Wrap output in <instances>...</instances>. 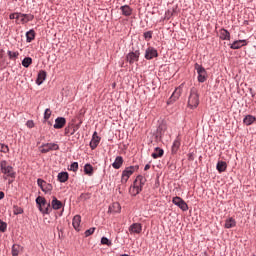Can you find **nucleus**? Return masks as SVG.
<instances>
[{
	"instance_id": "23",
	"label": "nucleus",
	"mask_w": 256,
	"mask_h": 256,
	"mask_svg": "<svg viewBox=\"0 0 256 256\" xmlns=\"http://www.w3.org/2000/svg\"><path fill=\"white\" fill-rule=\"evenodd\" d=\"M72 225L76 231H79V227L81 225V216L79 215L74 216L72 220Z\"/></svg>"
},
{
	"instance_id": "3",
	"label": "nucleus",
	"mask_w": 256,
	"mask_h": 256,
	"mask_svg": "<svg viewBox=\"0 0 256 256\" xmlns=\"http://www.w3.org/2000/svg\"><path fill=\"white\" fill-rule=\"evenodd\" d=\"M188 107H190V109H197V107H199V91L195 87L190 90Z\"/></svg>"
},
{
	"instance_id": "18",
	"label": "nucleus",
	"mask_w": 256,
	"mask_h": 256,
	"mask_svg": "<svg viewBox=\"0 0 256 256\" xmlns=\"http://www.w3.org/2000/svg\"><path fill=\"white\" fill-rule=\"evenodd\" d=\"M45 79H47V72H45V70H41L38 73V77L36 80L37 85H42L43 81H45Z\"/></svg>"
},
{
	"instance_id": "6",
	"label": "nucleus",
	"mask_w": 256,
	"mask_h": 256,
	"mask_svg": "<svg viewBox=\"0 0 256 256\" xmlns=\"http://www.w3.org/2000/svg\"><path fill=\"white\" fill-rule=\"evenodd\" d=\"M195 70L198 74L199 83H205L207 81V70H205L203 66L199 64H195Z\"/></svg>"
},
{
	"instance_id": "36",
	"label": "nucleus",
	"mask_w": 256,
	"mask_h": 256,
	"mask_svg": "<svg viewBox=\"0 0 256 256\" xmlns=\"http://www.w3.org/2000/svg\"><path fill=\"white\" fill-rule=\"evenodd\" d=\"M101 243H102V245H107V247H111V245H112L111 241L108 240L107 237H102Z\"/></svg>"
},
{
	"instance_id": "40",
	"label": "nucleus",
	"mask_w": 256,
	"mask_h": 256,
	"mask_svg": "<svg viewBox=\"0 0 256 256\" xmlns=\"http://www.w3.org/2000/svg\"><path fill=\"white\" fill-rule=\"evenodd\" d=\"M21 15H22V13H12V14H10V16H9V19H21Z\"/></svg>"
},
{
	"instance_id": "2",
	"label": "nucleus",
	"mask_w": 256,
	"mask_h": 256,
	"mask_svg": "<svg viewBox=\"0 0 256 256\" xmlns=\"http://www.w3.org/2000/svg\"><path fill=\"white\" fill-rule=\"evenodd\" d=\"M0 171L3 173V179L7 180L9 177L11 179H15V171L13 170V167L7 163V161L2 160L0 162Z\"/></svg>"
},
{
	"instance_id": "48",
	"label": "nucleus",
	"mask_w": 256,
	"mask_h": 256,
	"mask_svg": "<svg viewBox=\"0 0 256 256\" xmlns=\"http://www.w3.org/2000/svg\"><path fill=\"white\" fill-rule=\"evenodd\" d=\"M5 197V193L0 191V200L3 199Z\"/></svg>"
},
{
	"instance_id": "10",
	"label": "nucleus",
	"mask_w": 256,
	"mask_h": 256,
	"mask_svg": "<svg viewBox=\"0 0 256 256\" xmlns=\"http://www.w3.org/2000/svg\"><path fill=\"white\" fill-rule=\"evenodd\" d=\"M140 56H141V52H139V50H136L134 52H129L126 56V61H128L130 65H133V63H137V61H139Z\"/></svg>"
},
{
	"instance_id": "38",
	"label": "nucleus",
	"mask_w": 256,
	"mask_h": 256,
	"mask_svg": "<svg viewBox=\"0 0 256 256\" xmlns=\"http://www.w3.org/2000/svg\"><path fill=\"white\" fill-rule=\"evenodd\" d=\"M95 233V227H92L85 231V237H90V235H93Z\"/></svg>"
},
{
	"instance_id": "49",
	"label": "nucleus",
	"mask_w": 256,
	"mask_h": 256,
	"mask_svg": "<svg viewBox=\"0 0 256 256\" xmlns=\"http://www.w3.org/2000/svg\"><path fill=\"white\" fill-rule=\"evenodd\" d=\"M65 131H66V133H69V130L66 129Z\"/></svg>"
},
{
	"instance_id": "44",
	"label": "nucleus",
	"mask_w": 256,
	"mask_h": 256,
	"mask_svg": "<svg viewBox=\"0 0 256 256\" xmlns=\"http://www.w3.org/2000/svg\"><path fill=\"white\" fill-rule=\"evenodd\" d=\"M112 207H113L114 209H117V210H115L116 213L119 212V211H121V206H120L119 203H117V202L113 203Z\"/></svg>"
},
{
	"instance_id": "45",
	"label": "nucleus",
	"mask_w": 256,
	"mask_h": 256,
	"mask_svg": "<svg viewBox=\"0 0 256 256\" xmlns=\"http://www.w3.org/2000/svg\"><path fill=\"white\" fill-rule=\"evenodd\" d=\"M27 127H29V129H33V127H35V123L33 122V120H29L26 123Z\"/></svg>"
},
{
	"instance_id": "47",
	"label": "nucleus",
	"mask_w": 256,
	"mask_h": 256,
	"mask_svg": "<svg viewBox=\"0 0 256 256\" xmlns=\"http://www.w3.org/2000/svg\"><path fill=\"white\" fill-rule=\"evenodd\" d=\"M149 169H151V165L147 164V165L144 167V171H149Z\"/></svg>"
},
{
	"instance_id": "1",
	"label": "nucleus",
	"mask_w": 256,
	"mask_h": 256,
	"mask_svg": "<svg viewBox=\"0 0 256 256\" xmlns=\"http://www.w3.org/2000/svg\"><path fill=\"white\" fill-rule=\"evenodd\" d=\"M147 180L143 176H137L135 179L133 186L130 187L129 193L133 197L139 195L143 191V186Z\"/></svg>"
},
{
	"instance_id": "24",
	"label": "nucleus",
	"mask_w": 256,
	"mask_h": 256,
	"mask_svg": "<svg viewBox=\"0 0 256 256\" xmlns=\"http://www.w3.org/2000/svg\"><path fill=\"white\" fill-rule=\"evenodd\" d=\"M120 9L122 11V15H125V17H129L133 13V10L131 9V7H129V5L121 6Z\"/></svg>"
},
{
	"instance_id": "41",
	"label": "nucleus",
	"mask_w": 256,
	"mask_h": 256,
	"mask_svg": "<svg viewBox=\"0 0 256 256\" xmlns=\"http://www.w3.org/2000/svg\"><path fill=\"white\" fill-rule=\"evenodd\" d=\"M0 151L1 153H7L9 151V146L5 144H0Z\"/></svg>"
},
{
	"instance_id": "9",
	"label": "nucleus",
	"mask_w": 256,
	"mask_h": 256,
	"mask_svg": "<svg viewBox=\"0 0 256 256\" xmlns=\"http://www.w3.org/2000/svg\"><path fill=\"white\" fill-rule=\"evenodd\" d=\"M38 187L44 192V193H49L53 191V185L50 183H47L45 180L38 178L37 180Z\"/></svg>"
},
{
	"instance_id": "33",
	"label": "nucleus",
	"mask_w": 256,
	"mask_h": 256,
	"mask_svg": "<svg viewBox=\"0 0 256 256\" xmlns=\"http://www.w3.org/2000/svg\"><path fill=\"white\" fill-rule=\"evenodd\" d=\"M7 53H8L9 59H11L12 61H15L19 57V52H13L9 50Z\"/></svg>"
},
{
	"instance_id": "22",
	"label": "nucleus",
	"mask_w": 256,
	"mask_h": 256,
	"mask_svg": "<svg viewBox=\"0 0 256 256\" xmlns=\"http://www.w3.org/2000/svg\"><path fill=\"white\" fill-rule=\"evenodd\" d=\"M179 147H181V138L178 136L173 142L172 153H177V151H179Z\"/></svg>"
},
{
	"instance_id": "17",
	"label": "nucleus",
	"mask_w": 256,
	"mask_h": 256,
	"mask_svg": "<svg viewBox=\"0 0 256 256\" xmlns=\"http://www.w3.org/2000/svg\"><path fill=\"white\" fill-rule=\"evenodd\" d=\"M35 19V16L33 14H21L20 21L23 25L25 23H29V21H33Z\"/></svg>"
},
{
	"instance_id": "30",
	"label": "nucleus",
	"mask_w": 256,
	"mask_h": 256,
	"mask_svg": "<svg viewBox=\"0 0 256 256\" xmlns=\"http://www.w3.org/2000/svg\"><path fill=\"white\" fill-rule=\"evenodd\" d=\"M35 39V30H30L26 33V41L27 43H31Z\"/></svg>"
},
{
	"instance_id": "46",
	"label": "nucleus",
	"mask_w": 256,
	"mask_h": 256,
	"mask_svg": "<svg viewBox=\"0 0 256 256\" xmlns=\"http://www.w3.org/2000/svg\"><path fill=\"white\" fill-rule=\"evenodd\" d=\"M167 127L165 125H160L158 131H165Z\"/></svg>"
},
{
	"instance_id": "14",
	"label": "nucleus",
	"mask_w": 256,
	"mask_h": 256,
	"mask_svg": "<svg viewBox=\"0 0 256 256\" xmlns=\"http://www.w3.org/2000/svg\"><path fill=\"white\" fill-rule=\"evenodd\" d=\"M245 46H247V40H236L230 45V49H241Z\"/></svg>"
},
{
	"instance_id": "32",
	"label": "nucleus",
	"mask_w": 256,
	"mask_h": 256,
	"mask_svg": "<svg viewBox=\"0 0 256 256\" xmlns=\"http://www.w3.org/2000/svg\"><path fill=\"white\" fill-rule=\"evenodd\" d=\"M33 63V59L31 57H26L22 60L23 67H29Z\"/></svg>"
},
{
	"instance_id": "21",
	"label": "nucleus",
	"mask_w": 256,
	"mask_h": 256,
	"mask_svg": "<svg viewBox=\"0 0 256 256\" xmlns=\"http://www.w3.org/2000/svg\"><path fill=\"white\" fill-rule=\"evenodd\" d=\"M237 225V221H235L234 218H228L225 221V229H233V227H235Z\"/></svg>"
},
{
	"instance_id": "7",
	"label": "nucleus",
	"mask_w": 256,
	"mask_h": 256,
	"mask_svg": "<svg viewBox=\"0 0 256 256\" xmlns=\"http://www.w3.org/2000/svg\"><path fill=\"white\" fill-rule=\"evenodd\" d=\"M40 153H49V151H59V144L46 143L39 147Z\"/></svg>"
},
{
	"instance_id": "29",
	"label": "nucleus",
	"mask_w": 256,
	"mask_h": 256,
	"mask_svg": "<svg viewBox=\"0 0 256 256\" xmlns=\"http://www.w3.org/2000/svg\"><path fill=\"white\" fill-rule=\"evenodd\" d=\"M254 121H256V118H255V116H253V115H247L245 118H244V120H243V123L245 124V125H253V122Z\"/></svg>"
},
{
	"instance_id": "26",
	"label": "nucleus",
	"mask_w": 256,
	"mask_h": 256,
	"mask_svg": "<svg viewBox=\"0 0 256 256\" xmlns=\"http://www.w3.org/2000/svg\"><path fill=\"white\" fill-rule=\"evenodd\" d=\"M20 251H23V246L19 244H14L12 246V256H19Z\"/></svg>"
},
{
	"instance_id": "28",
	"label": "nucleus",
	"mask_w": 256,
	"mask_h": 256,
	"mask_svg": "<svg viewBox=\"0 0 256 256\" xmlns=\"http://www.w3.org/2000/svg\"><path fill=\"white\" fill-rule=\"evenodd\" d=\"M164 153L165 151H163V149L156 147L154 153H152V157L153 159H159V157H161Z\"/></svg>"
},
{
	"instance_id": "13",
	"label": "nucleus",
	"mask_w": 256,
	"mask_h": 256,
	"mask_svg": "<svg viewBox=\"0 0 256 256\" xmlns=\"http://www.w3.org/2000/svg\"><path fill=\"white\" fill-rule=\"evenodd\" d=\"M219 37L222 41H231V33L225 28L219 30Z\"/></svg>"
},
{
	"instance_id": "43",
	"label": "nucleus",
	"mask_w": 256,
	"mask_h": 256,
	"mask_svg": "<svg viewBox=\"0 0 256 256\" xmlns=\"http://www.w3.org/2000/svg\"><path fill=\"white\" fill-rule=\"evenodd\" d=\"M144 38L145 39H153V32L152 31H147L144 33Z\"/></svg>"
},
{
	"instance_id": "35",
	"label": "nucleus",
	"mask_w": 256,
	"mask_h": 256,
	"mask_svg": "<svg viewBox=\"0 0 256 256\" xmlns=\"http://www.w3.org/2000/svg\"><path fill=\"white\" fill-rule=\"evenodd\" d=\"M7 231V223L0 219V232L5 233Z\"/></svg>"
},
{
	"instance_id": "15",
	"label": "nucleus",
	"mask_w": 256,
	"mask_h": 256,
	"mask_svg": "<svg viewBox=\"0 0 256 256\" xmlns=\"http://www.w3.org/2000/svg\"><path fill=\"white\" fill-rule=\"evenodd\" d=\"M67 120L64 117H58L55 119L54 129H63Z\"/></svg>"
},
{
	"instance_id": "31",
	"label": "nucleus",
	"mask_w": 256,
	"mask_h": 256,
	"mask_svg": "<svg viewBox=\"0 0 256 256\" xmlns=\"http://www.w3.org/2000/svg\"><path fill=\"white\" fill-rule=\"evenodd\" d=\"M84 172L86 175H89V177H91V175H93V166L91 164H86L84 166Z\"/></svg>"
},
{
	"instance_id": "16",
	"label": "nucleus",
	"mask_w": 256,
	"mask_h": 256,
	"mask_svg": "<svg viewBox=\"0 0 256 256\" xmlns=\"http://www.w3.org/2000/svg\"><path fill=\"white\" fill-rule=\"evenodd\" d=\"M101 141V138L98 137L97 132H94L92 139L90 141V148L97 149V146L99 145V142Z\"/></svg>"
},
{
	"instance_id": "20",
	"label": "nucleus",
	"mask_w": 256,
	"mask_h": 256,
	"mask_svg": "<svg viewBox=\"0 0 256 256\" xmlns=\"http://www.w3.org/2000/svg\"><path fill=\"white\" fill-rule=\"evenodd\" d=\"M216 169L219 173H225V171H227V162L219 161L216 165Z\"/></svg>"
},
{
	"instance_id": "11",
	"label": "nucleus",
	"mask_w": 256,
	"mask_h": 256,
	"mask_svg": "<svg viewBox=\"0 0 256 256\" xmlns=\"http://www.w3.org/2000/svg\"><path fill=\"white\" fill-rule=\"evenodd\" d=\"M128 231L130 235H139L143 231V226L141 223H133L129 226Z\"/></svg>"
},
{
	"instance_id": "42",
	"label": "nucleus",
	"mask_w": 256,
	"mask_h": 256,
	"mask_svg": "<svg viewBox=\"0 0 256 256\" xmlns=\"http://www.w3.org/2000/svg\"><path fill=\"white\" fill-rule=\"evenodd\" d=\"M77 169H79V163L74 162L70 165V171H77Z\"/></svg>"
},
{
	"instance_id": "4",
	"label": "nucleus",
	"mask_w": 256,
	"mask_h": 256,
	"mask_svg": "<svg viewBox=\"0 0 256 256\" xmlns=\"http://www.w3.org/2000/svg\"><path fill=\"white\" fill-rule=\"evenodd\" d=\"M36 204L38 205L39 211L44 215L51 213V203H47L44 197L38 196L36 198Z\"/></svg>"
},
{
	"instance_id": "27",
	"label": "nucleus",
	"mask_w": 256,
	"mask_h": 256,
	"mask_svg": "<svg viewBox=\"0 0 256 256\" xmlns=\"http://www.w3.org/2000/svg\"><path fill=\"white\" fill-rule=\"evenodd\" d=\"M68 179H69V173L61 172L58 174V181H60V183H66Z\"/></svg>"
},
{
	"instance_id": "19",
	"label": "nucleus",
	"mask_w": 256,
	"mask_h": 256,
	"mask_svg": "<svg viewBox=\"0 0 256 256\" xmlns=\"http://www.w3.org/2000/svg\"><path fill=\"white\" fill-rule=\"evenodd\" d=\"M51 207L55 211L61 209L63 207V203L57 199V197H53L52 202H51Z\"/></svg>"
},
{
	"instance_id": "37",
	"label": "nucleus",
	"mask_w": 256,
	"mask_h": 256,
	"mask_svg": "<svg viewBox=\"0 0 256 256\" xmlns=\"http://www.w3.org/2000/svg\"><path fill=\"white\" fill-rule=\"evenodd\" d=\"M181 96V90L176 89L173 94H172V99H179V97Z\"/></svg>"
},
{
	"instance_id": "12",
	"label": "nucleus",
	"mask_w": 256,
	"mask_h": 256,
	"mask_svg": "<svg viewBox=\"0 0 256 256\" xmlns=\"http://www.w3.org/2000/svg\"><path fill=\"white\" fill-rule=\"evenodd\" d=\"M145 59L148 61H151V59H155V57H159V53L157 52V49L153 47H148L145 51Z\"/></svg>"
},
{
	"instance_id": "39",
	"label": "nucleus",
	"mask_w": 256,
	"mask_h": 256,
	"mask_svg": "<svg viewBox=\"0 0 256 256\" xmlns=\"http://www.w3.org/2000/svg\"><path fill=\"white\" fill-rule=\"evenodd\" d=\"M51 117V109L47 108L44 112V119L47 121Z\"/></svg>"
},
{
	"instance_id": "51",
	"label": "nucleus",
	"mask_w": 256,
	"mask_h": 256,
	"mask_svg": "<svg viewBox=\"0 0 256 256\" xmlns=\"http://www.w3.org/2000/svg\"><path fill=\"white\" fill-rule=\"evenodd\" d=\"M254 256H256V255H254Z\"/></svg>"
},
{
	"instance_id": "5",
	"label": "nucleus",
	"mask_w": 256,
	"mask_h": 256,
	"mask_svg": "<svg viewBox=\"0 0 256 256\" xmlns=\"http://www.w3.org/2000/svg\"><path fill=\"white\" fill-rule=\"evenodd\" d=\"M135 171H139L138 165L125 168V170L122 172V183H127V181H129V177H131V175H133Z\"/></svg>"
},
{
	"instance_id": "50",
	"label": "nucleus",
	"mask_w": 256,
	"mask_h": 256,
	"mask_svg": "<svg viewBox=\"0 0 256 256\" xmlns=\"http://www.w3.org/2000/svg\"><path fill=\"white\" fill-rule=\"evenodd\" d=\"M65 131H66V133H69V130L66 129Z\"/></svg>"
},
{
	"instance_id": "8",
	"label": "nucleus",
	"mask_w": 256,
	"mask_h": 256,
	"mask_svg": "<svg viewBox=\"0 0 256 256\" xmlns=\"http://www.w3.org/2000/svg\"><path fill=\"white\" fill-rule=\"evenodd\" d=\"M172 203L174 205H176L177 207H179V209H181L182 211H188L189 210V206L187 205V202H185V200H183L179 196L174 197L172 199Z\"/></svg>"
},
{
	"instance_id": "25",
	"label": "nucleus",
	"mask_w": 256,
	"mask_h": 256,
	"mask_svg": "<svg viewBox=\"0 0 256 256\" xmlns=\"http://www.w3.org/2000/svg\"><path fill=\"white\" fill-rule=\"evenodd\" d=\"M122 165H123V157L117 156L114 163L112 164V167L114 169H121Z\"/></svg>"
},
{
	"instance_id": "34",
	"label": "nucleus",
	"mask_w": 256,
	"mask_h": 256,
	"mask_svg": "<svg viewBox=\"0 0 256 256\" xmlns=\"http://www.w3.org/2000/svg\"><path fill=\"white\" fill-rule=\"evenodd\" d=\"M13 213L14 215H21L23 213V208L15 205L13 206Z\"/></svg>"
}]
</instances>
